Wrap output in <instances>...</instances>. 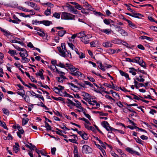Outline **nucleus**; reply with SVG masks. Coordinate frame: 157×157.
<instances>
[{
	"label": "nucleus",
	"mask_w": 157,
	"mask_h": 157,
	"mask_svg": "<svg viewBox=\"0 0 157 157\" xmlns=\"http://www.w3.org/2000/svg\"><path fill=\"white\" fill-rule=\"evenodd\" d=\"M56 151V147H53L51 148V151L52 154L54 155L55 154V152Z\"/></svg>",
	"instance_id": "680f3d73"
},
{
	"label": "nucleus",
	"mask_w": 157,
	"mask_h": 157,
	"mask_svg": "<svg viewBox=\"0 0 157 157\" xmlns=\"http://www.w3.org/2000/svg\"><path fill=\"white\" fill-rule=\"evenodd\" d=\"M40 24H43L46 26H49L50 25L52 24V21L48 20H43L40 21Z\"/></svg>",
	"instance_id": "9b49d317"
},
{
	"label": "nucleus",
	"mask_w": 157,
	"mask_h": 157,
	"mask_svg": "<svg viewBox=\"0 0 157 157\" xmlns=\"http://www.w3.org/2000/svg\"><path fill=\"white\" fill-rule=\"evenodd\" d=\"M119 32L123 36H128V33L123 29H121L119 30Z\"/></svg>",
	"instance_id": "6ab92c4d"
},
{
	"label": "nucleus",
	"mask_w": 157,
	"mask_h": 157,
	"mask_svg": "<svg viewBox=\"0 0 157 157\" xmlns=\"http://www.w3.org/2000/svg\"><path fill=\"white\" fill-rule=\"evenodd\" d=\"M70 74L71 75L76 76L78 78L80 76L81 77H82V74L81 72L78 71H77L75 72H71Z\"/></svg>",
	"instance_id": "9d476101"
},
{
	"label": "nucleus",
	"mask_w": 157,
	"mask_h": 157,
	"mask_svg": "<svg viewBox=\"0 0 157 157\" xmlns=\"http://www.w3.org/2000/svg\"><path fill=\"white\" fill-rule=\"evenodd\" d=\"M101 125L107 131H112L113 130V128L109 126V124L106 121H104Z\"/></svg>",
	"instance_id": "423d86ee"
},
{
	"label": "nucleus",
	"mask_w": 157,
	"mask_h": 157,
	"mask_svg": "<svg viewBox=\"0 0 157 157\" xmlns=\"http://www.w3.org/2000/svg\"><path fill=\"white\" fill-rule=\"evenodd\" d=\"M94 14L96 16H100L102 15V14L100 12L95 11L93 12Z\"/></svg>",
	"instance_id": "bf43d9fd"
},
{
	"label": "nucleus",
	"mask_w": 157,
	"mask_h": 157,
	"mask_svg": "<svg viewBox=\"0 0 157 157\" xmlns=\"http://www.w3.org/2000/svg\"><path fill=\"white\" fill-rule=\"evenodd\" d=\"M45 124V127L47 128L46 129L47 131L51 130V127L49 125L48 123L46 122V121L44 122Z\"/></svg>",
	"instance_id": "c85d7f7f"
},
{
	"label": "nucleus",
	"mask_w": 157,
	"mask_h": 157,
	"mask_svg": "<svg viewBox=\"0 0 157 157\" xmlns=\"http://www.w3.org/2000/svg\"><path fill=\"white\" fill-rule=\"evenodd\" d=\"M94 143L97 146V147L101 151L103 154V155H104V152L105 153V151L104 149H103L101 146L98 144H96V142L95 141H94Z\"/></svg>",
	"instance_id": "cd10ccee"
},
{
	"label": "nucleus",
	"mask_w": 157,
	"mask_h": 157,
	"mask_svg": "<svg viewBox=\"0 0 157 157\" xmlns=\"http://www.w3.org/2000/svg\"><path fill=\"white\" fill-rule=\"evenodd\" d=\"M84 82L86 85H88L91 87L93 86V85L89 82L84 81Z\"/></svg>",
	"instance_id": "5fc2aeb1"
},
{
	"label": "nucleus",
	"mask_w": 157,
	"mask_h": 157,
	"mask_svg": "<svg viewBox=\"0 0 157 157\" xmlns=\"http://www.w3.org/2000/svg\"><path fill=\"white\" fill-rule=\"evenodd\" d=\"M38 23L40 24V21H37V20H33L32 21V24L33 25H37Z\"/></svg>",
	"instance_id": "052dcab7"
},
{
	"label": "nucleus",
	"mask_w": 157,
	"mask_h": 157,
	"mask_svg": "<svg viewBox=\"0 0 157 157\" xmlns=\"http://www.w3.org/2000/svg\"><path fill=\"white\" fill-rule=\"evenodd\" d=\"M29 121V119L28 118H26V119H23L22 121V124L23 125H25L27 123L28 121Z\"/></svg>",
	"instance_id": "72a5a7b5"
},
{
	"label": "nucleus",
	"mask_w": 157,
	"mask_h": 157,
	"mask_svg": "<svg viewBox=\"0 0 157 157\" xmlns=\"http://www.w3.org/2000/svg\"><path fill=\"white\" fill-rule=\"evenodd\" d=\"M15 52V50H12L11 49H9V51L8 52V53L10 54L11 56H14V53Z\"/></svg>",
	"instance_id": "603ef678"
},
{
	"label": "nucleus",
	"mask_w": 157,
	"mask_h": 157,
	"mask_svg": "<svg viewBox=\"0 0 157 157\" xmlns=\"http://www.w3.org/2000/svg\"><path fill=\"white\" fill-rule=\"evenodd\" d=\"M54 17L57 18H59L60 17V14L58 13H55L53 14Z\"/></svg>",
	"instance_id": "de8ad7c7"
},
{
	"label": "nucleus",
	"mask_w": 157,
	"mask_h": 157,
	"mask_svg": "<svg viewBox=\"0 0 157 157\" xmlns=\"http://www.w3.org/2000/svg\"><path fill=\"white\" fill-rule=\"evenodd\" d=\"M25 97L24 96V99L27 102H29V96H27L25 94Z\"/></svg>",
	"instance_id": "864d4df0"
},
{
	"label": "nucleus",
	"mask_w": 157,
	"mask_h": 157,
	"mask_svg": "<svg viewBox=\"0 0 157 157\" xmlns=\"http://www.w3.org/2000/svg\"><path fill=\"white\" fill-rule=\"evenodd\" d=\"M140 59V57H136L135 58L132 59V62L137 63Z\"/></svg>",
	"instance_id": "7c9ffc66"
},
{
	"label": "nucleus",
	"mask_w": 157,
	"mask_h": 157,
	"mask_svg": "<svg viewBox=\"0 0 157 157\" xmlns=\"http://www.w3.org/2000/svg\"><path fill=\"white\" fill-rule=\"evenodd\" d=\"M40 153L42 155L47 156V153L44 150H41L40 151Z\"/></svg>",
	"instance_id": "13d9d810"
},
{
	"label": "nucleus",
	"mask_w": 157,
	"mask_h": 157,
	"mask_svg": "<svg viewBox=\"0 0 157 157\" xmlns=\"http://www.w3.org/2000/svg\"><path fill=\"white\" fill-rule=\"evenodd\" d=\"M53 90L55 91V92L57 94H59V93L60 92V90L57 87H54L53 89Z\"/></svg>",
	"instance_id": "c03bdc74"
},
{
	"label": "nucleus",
	"mask_w": 157,
	"mask_h": 157,
	"mask_svg": "<svg viewBox=\"0 0 157 157\" xmlns=\"http://www.w3.org/2000/svg\"><path fill=\"white\" fill-rule=\"evenodd\" d=\"M102 45L105 48L111 47L112 46L113 44L110 42L106 41L103 42Z\"/></svg>",
	"instance_id": "f8f14e48"
},
{
	"label": "nucleus",
	"mask_w": 157,
	"mask_h": 157,
	"mask_svg": "<svg viewBox=\"0 0 157 157\" xmlns=\"http://www.w3.org/2000/svg\"><path fill=\"white\" fill-rule=\"evenodd\" d=\"M12 45L13 46H14V47L17 50H18L19 51H24V50H25V49L21 48L17 45L15 46L13 44H12Z\"/></svg>",
	"instance_id": "473e14b6"
},
{
	"label": "nucleus",
	"mask_w": 157,
	"mask_h": 157,
	"mask_svg": "<svg viewBox=\"0 0 157 157\" xmlns=\"http://www.w3.org/2000/svg\"><path fill=\"white\" fill-rule=\"evenodd\" d=\"M29 10H27V11H28ZM30 11V13L29 14H25V13H17V14H19L20 16H22L25 17H30L33 15L35 14V12L34 11H32V10H29Z\"/></svg>",
	"instance_id": "0eeeda50"
},
{
	"label": "nucleus",
	"mask_w": 157,
	"mask_h": 157,
	"mask_svg": "<svg viewBox=\"0 0 157 157\" xmlns=\"http://www.w3.org/2000/svg\"><path fill=\"white\" fill-rule=\"evenodd\" d=\"M129 69L130 70L129 71L130 73H132L133 75H135L136 74L135 71H137V70H136L133 67L129 68Z\"/></svg>",
	"instance_id": "412c9836"
},
{
	"label": "nucleus",
	"mask_w": 157,
	"mask_h": 157,
	"mask_svg": "<svg viewBox=\"0 0 157 157\" xmlns=\"http://www.w3.org/2000/svg\"><path fill=\"white\" fill-rule=\"evenodd\" d=\"M3 33H4V35H5L6 36H8L10 35V32L8 31H6L5 30Z\"/></svg>",
	"instance_id": "4d7b16f0"
},
{
	"label": "nucleus",
	"mask_w": 157,
	"mask_h": 157,
	"mask_svg": "<svg viewBox=\"0 0 157 157\" xmlns=\"http://www.w3.org/2000/svg\"><path fill=\"white\" fill-rule=\"evenodd\" d=\"M137 47L138 48L142 50H144L145 49V48L141 44L138 45L137 46Z\"/></svg>",
	"instance_id": "69168bd1"
},
{
	"label": "nucleus",
	"mask_w": 157,
	"mask_h": 157,
	"mask_svg": "<svg viewBox=\"0 0 157 157\" xmlns=\"http://www.w3.org/2000/svg\"><path fill=\"white\" fill-rule=\"evenodd\" d=\"M22 59L23 61H24L23 62L21 61L23 63H27L29 62L30 61V59H28L27 57H24L22 58Z\"/></svg>",
	"instance_id": "4c0bfd02"
},
{
	"label": "nucleus",
	"mask_w": 157,
	"mask_h": 157,
	"mask_svg": "<svg viewBox=\"0 0 157 157\" xmlns=\"http://www.w3.org/2000/svg\"><path fill=\"white\" fill-rule=\"evenodd\" d=\"M72 72H74L76 70H77V69L78 70V68H75L74 67H72V66H71V67H69V69Z\"/></svg>",
	"instance_id": "37998d69"
},
{
	"label": "nucleus",
	"mask_w": 157,
	"mask_h": 157,
	"mask_svg": "<svg viewBox=\"0 0 157 157\" xmlns=\"http://www.w3.org/2000/svg\"><path fill=\"white\" fill-rule=\"evenodd\" d=\"M119 72L121 75L122 76H124L126 78H128L129 80L130 79V78H129V75L128 74L121 70H120Z\"/></svg>",
	"instance_id": "a211bd4d"
},
{
	"label": "nucleus",
	"mask_w": 157,
	"mask_h": 157,
	"mask_svg": "<svg viewBox=\"0 0 157 157\" xmlns=\"http://www.w3.org/2000/svg\"><path fill=\"white\" fill-rule=\"evenodd\" d=\"M15 144V145L13 146V150L16 153H17L19 149V146L18 143H16Z\"/></svg>",
	"instance_id": "f3484780"
},
{
	"label": "nucleus",
	"mask_w": 157,
	"mask_h": 157,
	"mask_svg": "<svg viewBox=\"0 0 157 157\" xmlns=\"http://www.w3.org/2000/svg\"><path fill=\"white\" fill-rule=\"evenodd\" d=\"M134 139L136 140V141L140 144H143V141H142L141 139L139 138H134Z\"/></svg>",
	"instance_id": "58836bf2"
},
{
	"label": "nucleus",
	"mask_w": 157,
	"mask_h": 157,
	"mask_svg": "<svg viewBox=\"0 0 157 157\" xmlns=\"http://www.w3.org/2000/svg\"><path fill=\"white\" fill-rule=\"evenodd\" d=\"M126 150L127 151L131 154H133L134 151V150H133L132 148L128 147L126 148Z\"/></svg>",
	"instance_id": "49530a36"
},
{
	"label": "nucleus",
	"mask_w": 157,
	"mask_h": 157,
	"mask_svg": "<svg viewBox=\"0 0 157 157\" xmlns=\"http://www.w3.org/2000/svg\"><path fill=\"white\" fill-rule=\"evenodd\" d=\"M75 16L71 14L66 13H62L61 18L62 19L65 20H73L74 19Z\"/></svg>",
	"instance_id": "f257e3e1"
},
{
	"label": "nucleus",
	"mask_w": 157,
	"mask_h": 157,
	"mask_svg": "<svg viewBox=\"0 0 157 157\" xmlns=\"http://www.w3.org/2000/svg\"><path fill=\"white\" fill-rule=\"evenodd\" d=\"M79 119L80 120H83V121H85V122L86 123H87L88 124H91V123L89 121L85 118L79 117Z\"/></svg>",
	"instance_id": "c9c22d12"
},
{
	"label": "nucleus",
	"mask_w": 157,
	"mask_h": 157,
	"mask_svg": "<svg viewBox=\"0 0 157 157\" xmlns=\"http://www.w3.org/2000/svg\"><path fill=\"white\" fill-rule=\"evenodd\" d=\"M56 66L60 67L61 68H65L66 67V65H64L63 63H61V62H59L58 64H57Z\"/></svg>",
	"instance_id": "09e8293b"
},
{
	"label": "nucleus",
	"mask_w": 157,
	"mask_h": 157,
	"mask_svg": "<svg viewBox=\"0 0 157 157\" xmlns=\"http://www.w3.org/2000/svg\"><path fill=\"white\" fill-rule=\"evenodd\" d=\"M105 97L107 98V99H109V100H110V101L111 100H113V102H114L115 101V100L113 98H112L109 95H106L105 96Z\"/></svg>",
	"instance_id": "79ce46f5"
},
{
	"label": "nucleus",
	"mask_w": 157,
	"mask_h": 157,
	"mask_svg": "<svg viewBox=\"0 0 157 157\" xmlns=\"http://www.w3.org/2000/svg\"><path fill=\"white\" fill-rule=\"evenodd\" d=\"M0 125L2 127H3V128L5 129L8 130V128L6 126V123L4 122H2L1 121H0Z\"/></svg>",
	"instance_id": "2f4dec72"
},
{
	"label": "nucleus",
	"mask_w": 157,
	"mask_h": 157,
	"mask_svg": "<svg viewBox=\"0 0 157 157\" xmlns=\"http://www.w3.org/2000/svg\"><path fill=\"white\" fill-rule=\"evenodd\" d=\"M92 151L91 148L87 145H85L82 147V152L83 153H90L92 152Z\"/></svg>",
	"instance_id": "7ed1b4c3"
},
{
	"label": "nucleus",
	"mask_w": 157,
	"mask_h": 157,
	"mask_svg": "<svg viewBox=\"0 0 157 157\" xmlns=\"http://www.w3.org/2000/svg\"><path fill=\"white\" fill-rule=\"evenodd\" d=\"M75 7L78 10H81L82 9V8L81 6L79 5L78 3H76L75 5Z\"/></svg>",
	"instance_id": "f704fd0d"
},
{
	"label": "nucleus",
	"mask_w": 157,
	"mask_h": 157,
	"mask_svg": "<svg viewBox=\"0 0 157 157\" xmlns=\"http://www.w3.org/2000/svg\"><path fill=\"white\" fill-rule=\"evenodd\" d=\"M126 21L128 24L129 26L133 29H135L136 28V26L130 21L129 20H126Z\"/></svg>",
	"instance_id": "5701e85b"
},
{
	"label": "nucleus",
	"mask_w": 157,
	"mask_h": 157,
	"mask_svg": "<svg viewBox=\"0 0 157 157\" xmlns=\"http://www.w3.org/2000/svg\"><path fill=\"white\" fill-rule=\"evenodd\" d=\"M100 64H99L98 66V67L102 71H105V68L104 66L102 64L101 62H100Z\"/></svg>",
	"instance_id": "e433bc0d"
},
{
	"label": "nucleus",
	"mask_w": 157,
	"mask_h": 157,
	"mask_svg": "<svg viewBox=\"0 0 157 157\" xmlns=\"http://www.w3.org/2000/svg\"><path fill=\"white\" fill-rule=\"evenodd\" d=\"M3 112L4 113L6 114L7 115H8L9 114V111L8 110L5 108L2 109Z\"/></svg>",
	"instance_id": "ea45409f"
},
{
	"label": "nucleus",
	"mask_w": 157,
	"mask_h": 157,
	"mask_svg": "<svg viewBox=\"0 0 157 157\" xmlns=\"http://www.w3.org/2000/svg\"><path fill=\"white\" fill-rule=\"evenodd\" d=\"M106 14L107 16H109L111 17L116 16V15L115 13H112L109 10H106Z\"/></svg>",
	"instance_id": "c756f323"
},
{
	"label": "nucleus",
	"mask_w": 157,
	"mask_h": 157,
	"mask_svg": "<svg viewBox=\"0 0 157 157\" xmlns=\"http://www.w3.org/2000/svg\"><path fill=\"white\" fill-rule=\"evenodd\" d=\"M82 138L85 140H87L88 138L87 134L84 132L83 135H82Z\"/></svg>",
	"instance_id": "a19ab883"
},
{
	"label": "nucleus",
	"mask_w": 157,
	"mask_h": 157,
	"mask_svg": "<svg viewBox=\"0 0 157 157\" xmlns=\"http://www.w3.org/2000/svg\"><path fill=\"white\" fill-rule=\"evenodd\" d=\"M25 52L23 53H21L20 52L19 54L20 55V56L22 58L24 57H27L28 56V54H27V52L25 50H24Z\"/></svg>",
	"instance_id": "bb28decb"
},
{
	"label": "nucleus",
	"mask_w": 157,
	"mask_h": 157,
	"mask_svg": "<svg viewBox=\"0 0 157 157\" xmlns=\"http://www.w3.org/2000/svg\"><path fill=\"white\" fill-rule=\"evenodd\" d=\"M150 28L153 30L155 32H157V27L155 26H151L150 27Z\"/></svg>",
	"instance_id": "3c124183"
},
{
	"label": "nucleus",
	"mask_w": 157,
	"mask_h": 157,
	"mask_svg": "<svg viewBox=\"0 0 157 157\" xmlns=\"http://www.w3.org/2000/svg\"><path fill=\"white\" fill-rule=\"evenodd\" d=\"M30 80L33 82L37 83V82L33 77L31 76V77L29 78Z\"/></svg>",
	"instance_id": "338daca9"
},
{
	"label": "nucleus",
	"mask_w": 157,
	"mask_h": 157,
	"mask_svg": "<svg viewBox=\"0 0 157 157\" xmlns=\"http://www.w3.org/2000/svg\"><path fill=\"white\" fill-rule=\"evenodd\" d=\"M68 140L70 142L73 143H75L77 144H78V142L76 141L77 140L76 139H69Z\"/></svg>",
	"instance_id": "8fccbe9b"
},
{
	"label": "nucleus",
	"mask_w": 157,
	"mask_h": 157,
	"mask_svg": "<svg viewBox=\"0 0 157 157\" xmlns=\"http://www.w3.org/2000/svg\"><path fill=\"white\" fill-rule=\"evenodd\" d=\"M67 100L68 101L66 102L67 103L72 105H73L75 106L76 107L78 108H82V106H81V104L78 100L76 99H74V100L76 103L78 102V103H77V104H75L71 100L68 98L67 99Z\"/></svg>",
	"instance_id": "f03ea898"
},
{
	"label": "nucleus",
	"mask_w": 157,
	"mask_h": 157,
	"mask_svg": "<svg viewBox=\"0 0 157 157\" xmlns=\"http://www.w3.org/2000/svg\"><path fill=\"white\" fill-rule=\"evenodd\" d=\"M133 11H134V10H133ZM132 13H126V14L132 17L137 18H140L141 17H144V16L143 15H142L140 13H137L133 12V10H132Z\"/></svg>",
	"instance_id": "6e6552de"
},
{
	"label": "nucleus",
	"mask_w": 157,
	"mask_h": 157,
	"mask_svg": "<svg viewBox=\"0 0 157 157\" xmlns=\"http://www.w3.org/2000/svg\"><path fill=\"white\" fill-rule=\"evenodd\" d=\"M11 7L14 8H17L19 10H29L26 9L25 8L21 6H18L17 2H13L11 5Z\"/></svg>",
	"instance_id": "39448f33"
},
{
	"label": "nucleus",
	"mask_w": 157,
	"mask_h": 157,
	"mask_svg": "<svg viewBox=\"0 0 157 157\" xmlns=\"http://www.w3.org/2000/svg\"><path fill=\"white\" fill-rule=\"evenodd\" d=\"M92 37L91 34H89L85 35L83 36L81 38L82 41L85 44H87L89 42V39Z\"/></svg>",
	"instance_id": "20e7f679"
},
{
	"label": "nucleus",
	"mask_w": 157,
	"mask_h": 157,
	"mask_svg": "<svg viewBox=\"0 0 157 157\" xmlns=\"http://www.w3.org/2000/svg\"><path fill=\"white\" fill-rule=\"evenodd\" d=\"M42 4L43 5H46L48 6L46 10H51V9L54 7V5L53 4L49 2L43 3Z\"/></svg>",
	"instance_id": "ddd939ff"
},
{
	"label": "nucleus",
	"mask_w": 157,
	"mask_h": 157,
	"mask_svg": "<svg viewBox=\"0 0 157 157\" xmlns=\"http://www.w3.org/2000/svg\"><path fill=\"white\" fill-rule=\"evenodd\" d=\"M103 21L107 25H109L110 24V19L108 20L105 19Z\"/></svg>",
	"instance_id": "6e6d98bb"
},
{
	"label": "nucleus",
	"mask_w": 157,
	"mask_h": 157,
	"mask_svg": "<svg viewBox=\"0 0 157 157\" xmlns=\"http://www.w3.org/2000/svg\"><path fill=\"white\" fill-rule=\"evenodd\" d=\"M56 79L58 80V81L59 82H63V80L62 79V78H61L59 77H57L56 78Z\"/></svg>",
	"instance_id": "774afa93"
},
{
	"label": "nucleus",
	"mask_w": 157,
	"mask_h": 157,
	"mask_svg": "<svg viewBox=\"0 0 157 157\" xmlns=\"http://www.w3.org/2000/svg\"><path fill=\"white\" fill-rule=\"evenodd\" d=\"M61 47L62 48L63 53L62 54V56L65 57L66 56V54L65 52H67V50L65 46V44L64 43H62L61 44Z\"/></svg>",
	"instance_id": "1a4fd4ad"
},
{
	"label": "nucleus",
	"mask_w": 157,
	"mask_h": 157,
	"mask_svg": "<svg viewBox=\"0 0 157 157\" xmlns=\"http://www.w3.org/2000/svg\"><path fill=\"white\" fill-rule=\"evenodd\" d=\"M81 95L84 97L83 99L86 100L89 97H91L90 95L86 93L85 92H82L81 93Z\"/></svg>",
	"instance_id": "dca6fc26"
},
{
	"label": "nucleus",
	"mask_w": 157,
	"mask_h": 157,
	"mask_svg": "<svg viewBox=\"0 0 157 157\" xmlns=\"http://www.w3.org/2000/svg\"><path fill=\"white\" fill-rule=\"evenodd\" d=\"M64 7L67 8L68 10H75L74 6L70 5H68L67 6H65Z\"/></svg>",
	"instance_id": "a18cd8bd"
},
{
	"label": "nucleus",
	"mask_w": 157,
	"mask_h": 157,
	"mask_svg": "<svg viewBox=\"0 0 157 157\" xmlns=\"http://www.w3.org/2000/svg\"><path fill=\"white\" fill-rule=\"evenodd\" d=\"M144 6L151 7L152 8V9L153 10H154V7L151 4H144V5H143L137 6H135L134 7L140 9L141 7H144Z\"/></svg>",
	"instance_id": "2eb2a0df"
},
{
	"label": "nucleus",
	"mask_w": 157,
	"mask_h": 157,
	"mask_svg": "<svg viewBox=\"0 0 157 157\" xmlns=\"http://www.w3.org/2000/svg\"><path fill=\"white\" fill-rule=\"evenodd\" d=\"M101 32H104L106 34H109L111 33V30L109 29H101Z\"/></svg>",
	"instance_id": "393cba45"
},
{
	"label": "nucleus",
	"mask_w": 157,
	"mask_h": 157,
	"mask_svg": "<svg viewBox=\"0 0 157 157\" xmlns=\"http://www.w3.org/2000/svg\"><path fill=\"white\" fill-rule=\"evenodd\" d=\"M66 31L65 30H61L58 32V35L60 37H62L66 33Z\"/></svg>",
	"instance_id": "a878e982"
},
{
	"label": "nucleus",
	"mask_w": 157,
	"mask_h": 157,
	"mask_svg": "<svg viewBox=\"0 0 157 157\" xmlns=\"http://www.w3.org/2000/svg\"><path fill=\"white\" fill-rule=\"evenodd\" d=\"M59 126L60 128L66 131L67 130H70V129L66 127L65 126V125H63V126Z\"/></svg>",
	"instance_id": "e2e57ef3"
},
{
	"label": "nucleus",
	"mask_w": 157,
	"mask_h": 157,
	"mask_svg": "<svg viewBox=\"0 0 157 157\" xmlns=\"http://www.w3.org/2000/svg\"><path fill=\"white\" fill-rule=\"evenodd\" d=\"M41 32H42L41 33H39V32H37V34H38L40 36H45V34L44 33V32H43V31H42Z\"/></svg>",
	"instance_id": "0e129e2a"
},
{
	"label": "nucleus",
	"mask_w": 157,
	"mask_h": 157,
	"mask_svg": "<svg viewBox=\"0 0 157 157\" xmlns=\"http://www.w3.org/2000/svg\"><path fill=\"white\" fill-rule=\"evenodd\" d=\"M30 6L33 8L34 10H39V8L38 6H37L36 4L33 2H32Z\"/></svg>",
	"instance_id": "b1692460"
},
{
	"label": "nucleus",
	"mask_w": 157,
	"mask_h": 157,
	"mask_svg": "<svg viewBox=\"0 0 157 157\" xmlns=\"http://www.w3.org/2000/svg\"><path fill=\"white\" fill-rule=\"evenodd\" d=\"M77 37L81 39L83 36H84L86 34V33L85 31H81L79 33H77Z\"/></svg>",
	"instance_id": "aec40b11"
},
{
	"label": "nucleus",
	"mask_w": 157,
	"mask_h": 157,
	"mask_svg": "<svg viewBox=\"0 0 157 157\" xmlns=\"http://www.w3.org/2000/svg\"><path fill=\"white\" fill-rule=\"evenodd\" d=\"M140 38L142 40L145 39L151 41H152L153 40L152 38L145 36H141L140 37Z\"/></svg>",
	"instance_id": "4be33fe9"
},
{
	"label": "nucleus",
	"mask_w": 157,
	"mask_h": 157,
	"mask_svg": "<svg viewBox=\"0 0 157 157\" xmlns=\"http://www.w3.org/2000/svg\"><path fill=\"white\" fill-rule=\"evenodd\" d=\"M85 2V3H84V6L86 8V9H83L82 10H91V9H93V8H92L91 6L89 5L88 3L87 2L84 1Z\"/></svg>",
	"instance_id": "4468645a"
}]
</instances>
